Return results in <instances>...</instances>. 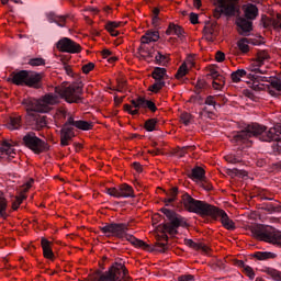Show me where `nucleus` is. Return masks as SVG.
Returning a JSON list of instances; mask_svg holds the SVG:
<instances>
[{
  "label": "nucleus",
  "mask_w": 281,
  "mask_h": 281,
  "mask_svg": "<svg viewBox=\"0 0 281 281\" xmlns=\"http://www.w3.org/2000/svg\"><path fill=\"white\" fill-rule=\"evenodd\" d=\"M250 137H259L261 142H278V139H280V135H278V130H276V127H271L267 131V126L251 123L243 131L233 134L232 142L234 144H247Z\"/></svg>",
  "instance_id": "nucleus-1"
},
{
  "label": "nucleus",
  "mask_w": 281,
  "mask_h": 281,
  "mask_svg": "<svg viewBox=\"0 0 281 281\" xmlns=\"http://www.w3.org/2000/svg\"><path fill=\"white\" fill-rule=\"evenodd\" d=\"M271 56L267 50H259L256 59H254L246 69H237L231 74L233 82H240L243 78H248L252 82L254 87H258V77L260 74H267L266 69H262L265 63H269Z\"/></svg>",
  "instance_id": "nucleus-2"
},
{
  "label": "nucleus",
  "mask_w": 281,
  "mask_h": 281,
  "mask_svg": "<svg viewBox=\"0 0 281 281\" xmlns=\"http://www.w3.org/2000/svg\"><path fill=\"white\" fill-rule=\"evenodd\" d=\"M100 232L106 238H120V240H127V243H131L134 247L148 249V244L128 234V224L126 223H106L100 226Z\"/></svg>",
  "instance_id": "nucleus-3"
},
{
  "label": "nucleus",
  "mask_w": 281,
  "mask_h": 281,
  "mask_svg": "<svg viewBox=\"0 0 281 281\" xmlns=\"http://www.w3.org/2000/svg\"><path fill=\"white\" fill-rule=\"evenodd\" d=\"M160 212L165 214L167 220L169 222H166L162 224V228L167 234H170V236H176V234H179V227H188V222H186V217L179 215L177 212L162 207L160 209Z\"/></svg>",
  "instance_id": "nucleus-4"
},
{
  "label": "nucleus",
  "mask_w": 281,
  "mask_h": 281,
  "mask_svg": "<svg viewBox=\"0 0 281 281\" xmlns=\"http://www.w3.org/2000/svg\"><path fill=\"white\" fill-rule=\"evenodd\" d=\"M251 232L257 240H262L263 243H269L276 247H281V233L276 231V228L271 226L257 225Z\"/></svg>",
  "instance_id": "nucleus-5"
},
{
  "label": "nucleus",
  "mask_w": 281,
  "mask_h": 281,
  "mask_svg": "<svg viewBox=\"0 0 281 281\" xmlns=\"http://www.w3.org/2000/svg\"><path fill=\"white\" fill-rule=\"evenodd\" d=\"M181 201L187 212H192L200 216H207V214L213 210L212 204L205 201L194 200V198L188 193L182 194Z\"/></svg>",
  "instance_id": "nucleus-6"
},
{
  "label": "nucleus",
  "mask_w": 281,
  "mask_h": 281,
  "mask_svg": "<svg viewBox=\"0 0 281 281\" xmlns=\"http://www.w3.org/2000/svg\"><path fill=\"white\" fill-rule=\"evenodd\" d=\"M56 93L64 98L68 104H78L82 100V86L72 83L68 87H56Z\"/></svg>",
  "instance_id": "nucleus-7"
},
{
  "label": "nucleus",
  "mask_w": 281,
  "mask_h": 281,
  "mask_svg": "<svg viewBox=\"0 0 281 281\" xmlns=\"http://www.w3.org/2000/svg\"><path fill=\"white\" fill-rule=\"evenodd\" d=\"M22 144L35 155H41V153H46V150H49L47 143L36 136V134L33 132H30L23 136Z\"/></svg>",
  "instance_id": "nucleus-8"
},
{
  "label": "nucleus",
  "mask_w": 281,
  "mask_h": 281,
  "mask_svg": "<svg viewBox=\"0 0 281 281\" xmlns=\"http://www.w3.org/2000/svg\"><path fill=\"white\" fill-rule=\"evenodd\" d=\"M238 1L239 0H216L217 8L213 11L214 19H221V15L224 16H236L238 12Z\"/></svg>",
  "instance_id": "nucleus-9"
},
{
  "label": "nucleus",
  "mask_w": 281,
  "mask_h": 281,
  "mask_svg": "<svg viewBox=\"0 0 281 281\" xmlns=\"http://www.w3.org/2000/svg\"><path fill=\"white\" fill-rule=\"evenodd\" d=\"M22 104L26 111H35V113H49L52 111L50 105L43 97L40 100L24 99Z\"/></svg>",
  "instance_id": "nucleus-10"
},
{
  "label": "nucleus",
  "mask_w": 281,
  "mask_h": 281,
  "mask_svg": "<svg viewBox=\"0 0 281 281\" xmlns=\"http://www.w3.org/2000/svg\"><path fill=\"white\" fill-rule=\"evenodd\" d=\"M206 216H211V218H214L215 221L220 218L225 229H228L231 232L236 229V224L229 218L227 213L214 205H212L211 212H209Z\"/></svg>",
  "instance_id": "nucleus-11"
},
{
  "label": "nucleus",
  "mask_w": 281,
  "mask_h": 281,
  "mask_svg": "<svg viewBox=\"0 0 281 281\" xmlns=\"http://www.w3.org/2000/svg\"><path fill=\"white\" fill-rule=\"evenodd\" d=\"M106 194H109V196H113L114 199H135V191L133 190V187L128 184L106 189Z\"/></svg>",
  "instance_id": "nucleus-12"
},
{
  "label": "nucleus",
  "mask_w": 281,
  "mask_h": 281,
  "mask_svg": "<svg viewBox=\"0 0 281 281\" xmlns=\"http://www.w3.org/2000/svg\"><path fill=\"white\" fill-rule=\"evenodd\" d=\"M56 47L59 52H64L65 54H80L82 52V47L80 44L74 42V40L69 37L60 38Z\"/></svg>",
  "instance_id": "nucleus-13"
},
{
  "label": "nucleus",
  "mask_w": 281,
  "mask_h": 281,
  "mask_svg": "<svg viewBox=\"0 0 281 281\" xmlns=\"http://www.w3.org/2000/svg\"><path fill=\"white\" fill-rule=\"evenodd\" d=\"M26 124L33 131H41V128L47 126V120L35 111H27Z\"/></svg>",
  "instance_id": "nucleus-14"
},
{
  "label": "nucleus",
  "mask_w": 281,
  "mask_h": 281,
  "mask_svg": "<svg viewBox=\"0 0 281 281\" xmlns=\"http://www.w3.org/2000/svg\"><path fill=\"white\" fill-rule=\"evenodd\" d=\"M72 137H76V132H74V125L69 123V119H67L60 130V146H69V142H71Z\"/></svg>",
  "instance_id": "nucleus-15"
},
{
  "label": "nucleus",
  "mask_w": 281,
  "mask_h": 281,
  "mask_svg": "<svg viewBox=\"0 0 281 281\" xmlns=\"http://www.w3.org/2000/svg\"><path fill=\"white\" fill-rule=\"evenodd\" d=\"M137 54L140 60L153 63V58H155V47H153V45L150 44H145L140 42V46L137 49Z\"/></svg>",
  "instance_id": "nucleus-16"
},
{
  "label": "nucleus",
  "mask_w": 281,
  "mask_h": 281,
  "mask_svg": "<svg viewBox=\"0 0 281 281\" xmlns=\"http://www.w3.org/2000/svg\"><path fill=\"white\" fill-rule=\"evenodd\" d=\"M236 25L238 27V33L240 36H249L254 30V22L245 18H237Z\"/></svg>",
  "instance_id": "nucleus-17"
},
{
  "label": "nucleus",
  "mask_w": 281,
  "mask_h": 281,
  "mask_svg": "<svg viewBox=\"0 0 281 281\" xmlns=\"http://www.w3.org/2000/svg\"><path fill=\"white\" fill-rule=\"evenodd\" d=\"M207 76L209 78L213 79L212 81L213 89H215V91H223V88L225 87V77L218 74L216 69H211Z\"/></svg>",
  "instance_id": "nucleus-18"
},
{
  "label": "nucleus",
  "mask_w": 281,
  "mask_h": 281,
  "mask_svg": "<svg viewBox=\"0 0 281 281\" xmlns=\"http://www.w3.org/2000/svg\"><path fill=\"white\" fill-rule=\"evenodd\" d=\"M145 100L142 97H138L137 99H134L131 101V104H125L124 105V111L130 113V115H137L139 113V109H144ZM133 106L135 110H133Z\"/></svg>",
  "instance_id": "nucleus-19"
},
{
  "label": "nucleus",
  "mask_w": 281,
  "mask_h": 281,
  "mask_svg": "<svg viewBox=\"0 0 281 281\" xmlns=\"http://www.w3.org/2000/svg\"><path fill=\"white\" fill-rule=\"evenodd\" d=\"M27 74H29L27 70H20L18 72H12L9 80H11L13 85H18L19 87H23V85L26 86Z\"/></svg>",
  "instance_id": "nucleus-20"
},
{
  "label": "nucleus",
  "mask_w": 281,
  "mask_h": 281,
  "mask_svg": "<svg viewBox=\"0 0 281 281\" xmlns=\"http://www.w3.org/2000/svg\"><path fill=\"white\" fill-rule=\"evenodd\" d=\"M167 36H177L180 38V41H183L186 38V31L181 25L170 23L167 31H166Z\"/></svg>",
  "instance_id": "nucleus-21"
},
{
  "label": "nucleus",
  "mask_w": 281,
  "mask_h": 281,
  "mask_svg": "<svg viewBox=\"0 0 281 281\" xmlns=\"http://www.w3.org/2000/svg\"><path fill=\"white\" fill-rule=\"evenodd\" d=\"M263 74H259V77L257 79V85L260 87V82H269L272 87V89H276V91H281V81L280 79L276 77H267L262 76Z\"/></svg>",
  "instance_id": "nucleus-22"
},
{
  "label": "nucleus",
  "mask_w": 281,
  "mask_h": 281,
  "mask_svg": "<svg viewBox=\"0 0 281 281\" xmlns=\"http://www.w3.org/2000/svg\"><path fill=\"white\" fill-rule=\"evenodd\" d=\"M68 124H71L75 128L79 131H91L93 128V124L91 122L76 120L74 116L68 117Z\"/></svg>",
  "instance_id": "nucleus-23"
},
{
  "label": "nucleus",
  "mask_w": 281,
  "mask_h": 281,
  "mask_svg": "<svg viewBox=\"0 0 281 281\" xmlns=\"http://www.w3.org/2000/svg\"><path fill=\"white\" fill-rule=\"evenodd\" d=\"M0 153L2 157L13 159L14 155H16V149H14V145L10 144L8 140H4L0 146Z\"/></svg>",
  "instance_id": "nucleus-24"
},
{
  "label": "nucleus",
  "mask_w": 281,
  "mask_h": 281,
  "mask_svg": "<svg viewBox=\"0 0 281 281\" xmlns=\"http://www.w3.org/2000/svg\"><path fill=\"white\" fill-rule=\"evenodd\" d=\"M244 10V16L245 19H248V21H255V19L258 18V7L256 4H245L243 7Z\"/></svg>",
  "instance_id": "nucleus-25"
},
{
  "label": "nucleus",
  "mask_w": 281,
  "mask_h": 281,
  "mask_svg": "<svg viewBox=\"0 0 281 281\" xmlns=\"http://www.w3.org/2000/svg\"><path fill=\"white\" fill-rule=\"evenodd\" d=\"M159 41V33L157 31H147L142 37L140 43L150 45L151 43H157Z\"/></svg>",
  "instance_id": "nucleus-26"
},
{
  "label": "nucleus",
  "mask_w": 281,
  "mask_h": 281,
  "mask_svg": "<svg viewBox=\"0 0 281 281\" xmlns=\"http://www.w3.org/2000/svg\"><path fill=\"white\" fill-rule=\"evenodd\" d=\"M42 249L44 254V258H47L48 260H54V251L52 250V241H49L47 238H42Z\"/></svg>",
  "instance_id": "nucleus-27"
},
{
  "label": "nucleus",
  "mask_w": 281,
  "mask_h": 281,
  "mask_svg": "<svg viewBox=\"0 0 281 281\" xmlns=\"http://www.w3.org/2000/svg\"><path fill=\"white\" fill-rule=\"evenodd\" d=\"M204 104L206 106H211V111H207V108L205 106L203 109L204 113H214L216 111V106H221V103H218V100L216 99V95H209L206 97Z\"/></svg>",
  "instance_id": "nucleus-28"
},
{
  "label": "nucleus",
  "mask_w": 281,
  "mask_h": 281,
  "mask_svg": "<svg viewBox=\"0 0 281 281\" xmlns=\"http://www.w3.org/2000/svg\"><path fill=\"white\" fill-rule=\"evenodd\" d=\"M38 82H41V74L29 71L25 87H34L35 89H38Z\"/></svg>",
  "instance_id": "nucleus-29"
},
{
  "label": "nucleus",
  "mask_w": 281,
  "mask_h": 281,
  "mask_svg": "<svg viewBox=\"0 0 281 281\" xmlns=\"http://www.w3.org/2000/svg\"><path fill=\"white\" fill-rule=\"evenodd\" d=\"M189 177L192 181H205V169L202 167H194Z\"/></svg>",
  "instance_id": "nucleus-30"
},
{
  "label": "nucleus",
  "mask_w": 281,
  "mask_h": 281,
  "mask_svg": "<svg viewBox=\"0 0 281 281\" xmlns=\"http://www.w3.org/2000/svg\"><path fill=\"white\" fill-rule=\"evenodd\" d=\"M46 103L48 104V106H54V104H58V102H60V94H58L56 92V88H55V92L54 93H47L44 97H42Z\"/></svg>",
  "instance_id": "nucleus-31"
},
{
  "label": "nucleus",
  "mask_w": 281,
  "mask_h": 281,
  "mask_svg": "<svg viewBox=\"0 0 281 281\" xmlns=\"http://www.w3.org/2000/svg\"><path fill=\"white\" fill-rule=\"evenodd\" d=\"M8 200L5 195L0 191V218H8Z\"/></svg>",
  "instance_id": "nucleus-32"
},
{
  "label": "nucleus",
  "mask_w": 281,
  "mask_h": 281,
  "mask_svg": "<svg viewBox=\"0 0 281 281\" xmlns=\"http://www.w3.org/2000/svg\"><path fill=\"white\" fill-rule=\"evenodd\" d=\"M7 128H9V131H19V128H21V116L10 117V121L7 123Z\"/></svg>",
  "instance_id": "nucleus-33"
},
{
  "label": "nucleus",
  "mask_w": 281,
  "mask_h": 281,
  "mask_svg": "<svg viewBox=\"0 0 281 281\" xmlns=\"http://www.w3.org/2000/svg\"><path fill=\"white\" fill-rule=\"evenodd\" d=\"M263 272H266L269 278H272L274 281H281V271L273 268H265Z\"/></svg>",
  "instance_id": "nucleus-34"
},
{
  "label": "nucleus",
  "mask_w": 281,
  "mask_h": 281,
  "mask_svg": "<svg viewBox=\"0 0 281 281\" xmlns=\"http://www.w3.org/2000/svg\"><path fill=\"white\" fill-rule=\"evenodd\" d=\"M154 80H165L166 78V68L156 67L151 74Z\"/></svg>",
  "instance_id": "nucleus-35"
},
{
  "label": "nucleus",
  "mask_w": 281,
  "mask_h": 281,
  "mask_svg": "<svg viewBox=\"0 0 281 281\" xmlns=\"http://www.w3.org/2000/svg\"><path fill=\"white\" fill-rule=\"evenodd\" d=\"M237 47L239 52H243V54H247L249 52V40L247 37H244L237 42Z\"/></svg>",
  "instance_id": "nucleus-36"
},
{
  "label": "nucleus",
  "mask_w": 281,
  "mask_h": 281,
  "mask_svg": "<svg viewBox=\"0 0 281 281\" xmlns=\"http://www.w3.org/2000/svg\"><path fill=\"white\" fill-rule=\"evenodd\" d=\"M162 87H166L165 80H155L154 85H151L148 90L151 91V93H159Z\"/></svg>",
  "instance_id": "nucleus-37"
},
{
  "label": "nucleus",
  "mask_w": 281,
  "mask_h": 281,
  "mask_svg": "<svg viewBox=\"0 0 281 281\" xmlns=\"http://www.w3.org/2000/svg\"><path fill=\"white\" fill-rule=\"evenodd\" d=\"M157 119H149L145 122V130L148 133H153V131H157Z\"/></svg>",
  "instance_id": "nucleus-38"
},
{
  "label": "nucleus",
  "mask_w": 281,
  "mask_h": 281,
  "mask_svg": "<svg viewBox=\"0 0 281 281\" xmlns=\"http://www.w3.org/2000/svg\"><path fill=\"white\" fill-rule=\"evenodd\" d=\"M177 194H179V188L173 187L169 193V198L165 199V203H175L177 201Z\"/></svg>",
  "instance_id": "nucleus-39"
},
{
  "label": "nucleus",
  "mask_w": 281,
  "mask_h": 281,
  "mask_svg": "<svg viewBox=\"0 0 281 281\" xmlns=\"http://www.w3.org/2000/svg\"><path fill=\"white\" fill-rule=\"evenodd\" d=\"M156 65H168V56L161 54L160 52H157L155 56Z\"/></svg>",
  "instance_id": "nucleus-40"
},
{
  "label": "nucleus",
  "mask_w": 281,
  "mask_h": 281,
  "mask_svg": "<svg viewBox=\"0 0 281 281\" xmlns=\"http://www.w3.org/2000/svg\"><path fill=\"white\" fill-rule=\"evenodd\" d=\"M146 251H153V249H150V245H148L147 248H144ZM166 249H168V246L164 243H157L154 246V251H160L164 252Z\"/></svg>",
  "instance_id": "nucleus-41"
},
{
  "label": "nucleus",
  "mask_w": 281,
  "mask_h": 281,
  "mask_svg": "<svg viewBox=\"0 0 281 281\" xmlns=\"http://www.w3.org/2000/svg\"><path fill=\"white\" fill-rule=\"evenodd\" d=\"M29 65H31V67H43L45 66V59L41 57L32 58L30 59Z\"/></svg>",
  "instance_id": "nucleus-42"
},
{
  "label": "nucleus",
  "mask_w": 281,
  "mask_h": 281,
  "mask_svg": "<svg viewBox=\"0 0 281 281\" xmlns=\"http://www.w3.org/2000/svg\"><path fill=\"white\" fill-rule=\"evenodd\" d=\"M58 16H59V15H56V14H54V13H49V14L47 15L48 23H56V25H58V27H65V24H63V23L59 22Z\"/></svg>",
  "instance_id": "nucleus-43"
},
{
  "label": "nucleus",
  "mask_w": 281,
  "mask_h": 281,
  "mask_svg": "<svg viewBox=\"0 0 281 281\" xmlns=\"http://www.w3.org/2000/svg\"><path fill=\"white\" fill-rule=\"evenodd\" d=\"M186 74H188V65L182 64L176 74V78H178V80H179V78H183V76H186Z\"/></svg>",
  "instance_id": "nucleus-44"
},
{
  "label": "nucleus",
  "mask_w": 281,
  "mask_h": 281,
  "mask_svg": "<svg viewBox=\"0 0 281 281\" xmlns=\"http://www.w3.org/2000/svg\"><path fill=\"white\" fill-rule=\"evenodd\" d=\"M180 120L182 122V124H184V126H189L191 120H192V115H190V113L184 112L180 115Z\"/></svg>",
  "instance_id": "nucleus-45"
},
{
  "label": "nucleus",
  "mask_w": 281,
  "mask_h": 281,
  "mask_svg": "<svg viewBox=\"0 0 281 281\" xmlns=\"http://www.w3.org/2000/svg\"><path fill=\"white\" fill-rule=\"evenodd\" d=\"M255 256L258 260H269V258H273L272 252H267V251L257 252Z\"/></svg>",
  "instance_id": "nucleus-46"
},
{
  "label": "nucleus",
  "mask_w": 281,
  "mask_h": 281,
  "mask_svg": "<svg viewBox=\"0 0 281 281\" xmlns=\"http://www.w3.org/2000/svg\"><path fill=\"white\" fill-rule=\"evenodd\" d=\"M244 273L249 278V280H254L256 278V272H254V268L250 266H246L244 268Z\"/></svg>",
  "instance_id": "nucleus-47"
},
{
  "label": "nucleus",
  "mask_w": 281,
  "mask_h": 281,
  "mask_svg": "<svg viewBox=\"0 0 281 281\" xmlns=\"http://www.w3.org/2000/svg\"><path fill=\"white\" fill-rule=\"evenodd\" d=\"M25 201V195H20L15 198V201L12 203V210H16L18 207L21 206V203Z\"/></svg>",
  "instance_id": "nucleus-48"
},
{
  "label": "nucleus",
  "mask_w": 281,
  "mask_h": 281,
  "mask_svg": "<svg viewBox=\"0 0 281 281\" xmlns=\"http://www.w3.org/2000/svg\"><path fill=\"white\" fill-rule=\"evenodd\" d=\"M144 109H149L151 113H155V111H157V105H155V102L153 101L145 100Z\"/></svg>",
  "instance_id": "nucleus-49"
},
{
  "label": "nucleus",
  "mask_w": 281,
  "mask_h": 281,
  "mask_svg": "<svg viewBox=\"0 0 281 281\" xmlns=\"http://www.w3.org/2000/svg\"><path fill=\"white\" fill-rule=\"evenodd\" d=\"M94 67H95V64L88 63L82 66V71H83V74H89L90 71H93Z\"/></svg>",
  "instance_id": "nucleus-50"
},
{
  "label": "nucleus",
  "mask_w": 281,
  "mask_h": 281,
  "mask_svg": "<svg viewBox=\"0 0 281 281\" xmlns=\"http://www.w3.org/2000/svg\"><path fill=\"white\" fill-rule=\"evenodd\" d=\"M224 159L228 162V164H240V160L234 156V155H227L224 157Z\"/></svg>",
  "instance_id": "nucleus-51"
},
{
  "label": "nucleus",
  "mask_w": 281,
  "mask_h": 281,
  "mask_svg": "<svg viewBox=\"0 0 281 281\" xmlns=\"http://www.w3.org/2000/svg\"><path fill=\"white\" fill-rule=\"evenodd\" d=\"M120 25H122V22H109L105 25V30H117V27H120Z\"/></svg>",
  "instance_id": "nucleus-52"
},
{
  "label": "nucleus",
  "mask_w": 281,
  "mask_h": 281,
  "mask_svg": "<svg viewBox=\"0 0 281 281\" xmlns=\"http://www.w3.org/2000/svg\"><path fill=\"white\" fill-rule=\"evenodd\" d=\"M178 281H194V276L192 274H183L178 278Z\"/></svg>",
  "instance_id": "nucleus-53"
},
{
  "label": "nucleus",
  "mask_w": 281,
  "mask_h": 281,
  "mask_svg": "<svg viewBox=\"0 0 281 281\" xmlns=\"http://www.w3.org/2000/svg\"><path fill=\"white\" fill-rule=\"evenodd\" d=\"M215 60L217 63H223V60H225V53L223 52H217L216 55H215Z\"/></svg>",
  "instance_id": "nucleus-54"
},
{
  "label": "nucleus",
  "mask_w": 281,
  "mask_h": 281,
  "mask_svg": "<svg viewBox=\"0 0 281 281\" xmlns=\"http://www.w3.org/2000/svg\"><path fill=\"white\" fill-rule=\"evenodd\" d=\"M190 22L192 23V25H196V23H199V14L190 13Z\"/></svg>",
  "instance_id": "nucleus-55"
},
{
  "label": "nucleus",
  "mask_w": 281,
  "mask_h": 281,
  "mask_svg": "<svg viewBox=\"0 0 281 281\" xmlns=\"http://www.w3.org/2000/svg\"><path fill=\"white\" fill-rule=\"evenodd\" d=\"M188 150H194V147L192 146H187V147H182L179 151L180 154V157H184L186 156V153H188Z\"/></svg>",
  "instance_id": "nucleus-56"
},
{
  "label": "nucleus",
  "mask_w": 281,
  "mask_h": 281,
  "mask_svg": "<svg viewBox=\"0 0 281 281\" xmlns=\"http://www.w3.org/2000/svg\"><path fill=\"white\" fill-rule=\"evenodd\" d=\"M64 69L67 76H74V70L71 69V66L64 63Z\"/></svg>",
  "instance_id": "nucleus-57"
},
{
  "label": "nucleus",
  "mask_w": 281,
  "mask_h": 281,
  "mask_svg": "<svg viewBox=\"0 0 281 281\" xmlns=\"http://www.w3.org/2000/svg\"><path fill=\"white\" fill-rule=\"evenodd\" d=\"M133 168L136 170V172H142L144 169L142 168V164L139 162H133Z\"/></svg>",
  "instance_id": "nucleus-58"
},
{
  "label": "nucleus",
  "mask_w": 281,
  "mask_h": 281,
  "mask_svg": "<svg viewBox=\"0 0 281 281\" xmlns=\"http://www.w3.org/2000/svg\"><path fill=\"white\" fill-rule=\"evenodd\" d=\"M195 87L196 89H203V87H205V80L203 79L198 80Z\"/></svg>",
  "instance_id": "nucleus-59"
},
{
  "label": "nucleus",
  "mask_w": 281,
  "mask_h": 281,
  "mask_svg": "<svg viewBox=\"0 0 281 281\" xmlns=\"http://www.w3.org/2000/svg\"><path fill=\"white\" fill-rule=\"evenodd\" d=\"M112 54L113 53H111V50L110 49H103L102 50V56H103V58H109L110 56H112Z\"/></svg>",
  "instance_id": "nucleus-60"
},
{
  "label": "nucleus",
  "mask_w": 281,
  "mask_h": 281,
  "mask_svg": "<svg viewBox=\"0 0 281 281\" xmlns=\"http://www.w3.org/2000/svg\"><path fill=\"white\" fill-rule=\"evenodd\" d=\"M236 267H239L240 269H245L247 267V265L243 260H237Z\"/></svg>",
  "instance_id": "nucleus-61"
},
{
  "label": "nucleus",
  "mask_w": 281,
  "mask_h": 281,
  "mask_svg": "<svg viewBox=\"0 0 281 281\" xmlns=\"http://www.w3.org/2000/svg\"><path fill=\"white\" fill-rule=\"evenodd\" d=\"M215 98H216L217 102H218V100H222L224 102V104H225V102H227V97L226 95L217 94V95H215Z\"/></svg>",
  "instance_id": "nucleus-62"
},
{
  "label": "nucleus",
  "mask_w": 281,
  "mask_h": 281,
  "mask_svg": "<svg viewBox=\"0 0 281 281\" xmlns=\"http://www.w3.org/2000/svg\"><path fill=\"white\" fill-rule=\"evenodd\" d=\"M59 20V23H61L65 27V23L67 22V16L65 15H58L57 18Z\"/></svg>",
  "instance_id": "nucleus-63"
},
{
  "label": "nucleus",
  "mask_w": 281,
  "mask_h": 281,
  "mask_svg": "<svg viewBox=\"0 0 281 281\" xmlns=\"http://www.w3.org/2000/svg\"><path fill=\"white\" fill-rule=\"evenodd\" d=\"M108 32L111 34V36H119L120 35V32L116 31L115 29L108 30Z\"/></svg>",
  "instance_id": "nucleus-64"
}]
</instances>
